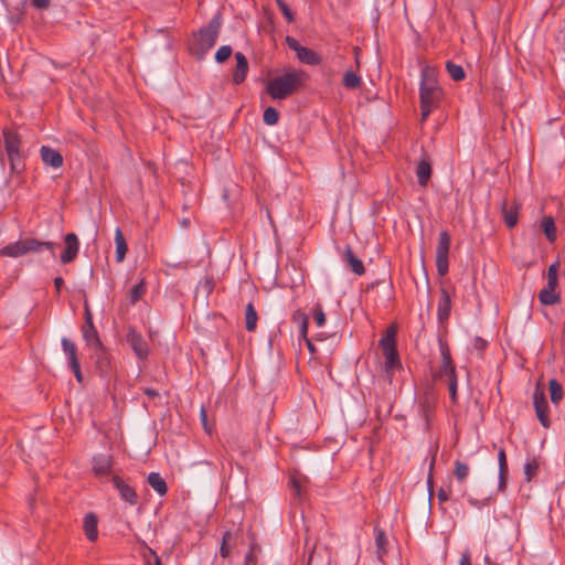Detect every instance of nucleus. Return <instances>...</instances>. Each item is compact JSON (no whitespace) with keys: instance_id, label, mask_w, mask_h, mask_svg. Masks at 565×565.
I'll use <instances>...</instances> for the list:
<instances>
[{"instance_id":"ddd939ff","label":"nucleus","mask_w":565,"mask_h":565,"mask_svg":"<svg viewBox=\"0 0 565 565\" xmlns=\"http://www.w3.org/2000/svg\"><path fill=\"white\" fill-rule=\"evenodd\" d=\"M439 351L441 356L440 376H447V379L457 376L450 349L448 344L441 340L439 341Z\"/></svg>"},{"instance_id":"a878e982","label":"nucleus","mask_w":565,"mask_h":565,"mask_svg":"<svg viewBox=\"0 0 565 565\" xmlns=\"http://www.w3.org/2000/svg\"><path fill=\"white\" fill-rule=\"evenodd\" d=\"M61 344H62L63 352L67 358L68 366L78 364L79 361H78V356H77L76 344L67 338H62Z\"/></svg>"},{"instance_id":"8fccbe9b","label":"nucleus","mask_w":565,"mask_h":565,"mask_svg":"<svg viewBox=\"0 0 565 565\" xmlns=\"http://www.w3.org/2000/svg\"><path fill=\"white\" fill-rule=\"evenodd\" d=\"M487 345H488V342L486 340H483L482 338H480V337L475 338L473 348L477 351L483 352L486 350Z\"/></svg>"},{"instance_id":"f704fd0d","label":"nucleus","mask_w":565,"mask_h":565,"mask_svg":"<svg viewBox=\"0 0 565 565\" xmlns=\"http://www.w3.org/2000/svg\"><path fill=\"white\" fill-rule=\"evenodd\" d=\"M260 552V546L256 542L255 537L253 536L252 543L249 545V550L245 554L244 557V565H257V553Z\"/></svg>"},{"instance_id":"58836bf2","label":"nucleus","mask_w":565,"mask_h":565,"mask_svg":"<svg viewBox=\"0 0 565 565\" xmlns=\"http://www.w3.org/2000/svg\"><path fill=\"white\" fill-rule=\"evenodd\" d=\"M263 120L268 126H274L279 120V113L274 107H267L263 114Z\"/></svg>"},{"instance_id":"2f4dec72","label":"nucleus","mask_w":565,"mask_h":565,"mask_svg":"<svg viewBox=\"0 0 565 565\" xmlns=\"http://www.w3.org/2000/svg\"><path fill=\"white\" fill-rule=\"evenodd\" d=\"M342 84L348 89H356L362 84V78L355 72L349 70L344 73Z\"/></svg>"},{"instance_id":"c03bdc74","label":"nucleus","mask_w":565,"mask_h":565,"mask_svg":"<svg viewBox=\"0 0 565 565\" xmlns=\"http://www.w3.org/2000/svg\"><path fill=\"white\" fill-rule=\"evenodd\" d=\"M313 318L318 327H322L326 323V316L319 303L313 308Z\"/></svg>"},{"instance_id":"0eeeda50","label":"nucleus","mask_w":565,"mask_h":565,"mask_svg":"<svg viewBox=\"0 0 565 565\" xmlns=\"http://www.w3.org/2000/svg\"><path fill=\"white\" fill-rule=\"evenodd\" d=\"M450 234L447 231L440 232L436 248V268L439 276H445L448 273V254L450 249Z\"/></svg>"},{"instance_id":"ea45409f","label":"nucleus","mask_w":565,"mask_h":565,"mask_svg":"<svg viewBox=\"0 0 565 565\" xmlns=\"http://www.w3.org/2000/svg\"><path fill=\"white\" fill-rule=\"evenodd\" d=\"M145 292H146V286H145V282L141 280L140 282H138L130 289V291H129L130 302L136 303L137 301H139Z\"/></svg>"},{"instance_id":"69168bd1","label":"nucleus","mask_w":565,"mask_h":565,"mask_svg":"<svg viewBox=\"0 0 565 565\" xmlns=\"http://www.w3.org/2000/svg\"><path fill=\"white\" fill-rule=\"evenodd\" d=\"M306 344H307V348L308 350L310 351L311 354L316 353V348L315 345L312 344L311 340L307 337V340H305Z\"/></svg>"},{"instance_id":"37998d69","label":"nucleus","mask_w":565,"mask_h":565,"mask_svg":"<svg viewBox=\"0 0 565 565\" xmlns=\"http://www.w3.org/2000/svg\"><path fill=\"white\" fill-rule=\"evenodd\" d=\"M457 388H458V379L457 376H452L448 379V390L450 394V398L452 403H457Z\"/></svg>"},{"instance_id":"1a4fd4ad","label":"nucleus","mask_w":565,"mask_h":565,"mask_svg":"<svg viewBox=\"0 0 565 565\" xmlns=\"http://www.w3.org/2000/svg\"><path fill=\"white\" fill-rule=\"evenodd\" d=\"M126 342L129 344L136 356L145 361L149 356V345L142 334L135 328H129L126 334Z\"/></svg>"},{"instance_id":"a211bd4d","label":"nucleus","mask_w":565,"mask_h":565,"mask_svg":"<svg viewBox=\"0 0 565 565\" xmlns=\"http://www.w3.org/2000/svg\"><path fill=\"white\" fill-rule=\"evenodd\" d=\"M234 56H235V60H236V66H235V70L233 72V83L236 84V85H239L247 77L248 61H247L246 56L242 52H236Z\"/></svg>"},{"instance_id":"4d7b16f0","label":"nucleus","mask_w":565,"mask_h":565,"mask_svg":"<svg viewBox=\"0 0 565 565\" xmlns=\"http://www.w3.org/2000/svg\"><path fill=\"white\" fill-rule=\"evenodd\" d=\"M290 484L292 487V490L295 492V495L297 497H300L301 494V486H300V481L297 480L296 478H291L290 480Z\"/></svg>"},{"instance_id":"aec40b11","label":"nucleus","mask_w":565,"mask_h":565,"mask_svg":"<svg viewBox=\"0 0 565 565\" xmlns=\"http://www.w3.org/2000/svg\"><path fill=\"white\" fill-rule=\"evenodd\" d=\"M415 172L419 185L426 186L431 177V164L427 154H424L418 161Z\"/></svg>"},{"instance_id":"f3484780","label":"nucleus","mask_w":565,"mask_h":565,"mask_svg":"<svg viewBox=\"0 0 565 565\" xmlns=\"http://www.w3.org/2000/svg\"><path fill=\"white\" fill-rule=\"evenodd\" d=\"M83 531L89 542H96L98 540V518L94 512L85 514Z\"/></svg>"},{"instance_id":"e433bc0d","label":"nucleus","mask_w":565,"mask_h":565,"mask_svg":"<svg viewBox=\"0 0 565 565\" xmlns=\"http://www.w3.org/2000/svg\"><path fill=\"white\" fill-rule=\"evenodd\" d=\"M470 472V468L467 463L456 460L454 475L458 482L462 483L466 481Z\"/></svg>"},{"instance_id":"4be33fe9","label":"nucleus","mask_w":565,"mask_h":565,"mask_svg":"<svg viewBox=\"0 0 565 565\" xmlns=\"http://www.w3.org/2000/svg\"><path fill=\"white\" fill-rule=\"evenodd\" d=\"M41 158L46 166H50L52 168H60L63 164L62 154L55 149L47 146H42Z\"/></svg>"},{"instance_id":"774afa93","label":"nucleus","mask_w":565,"mask_h":565,"mask_svg":"<svg viewBox=\"0 0 565 565\" xmlns=\"http://www.w3.org/2000/svg\"><path fill=\"white\" fill-rule=\"evenodd\" d=\"M484 562L489 565H492L491 561H490V557L488 555H486L484 557Z\"/></svg>"},{"instance_id":"f8f14e48","label":"nucleus","mask_w":565,"mask_h":565,"mask_svg":"<svg viewBox=\"0 0 565 565\" xmlns=\"http://www.w3.org/2000/svg\"><path fill=\"white\" fill-rule=\"evenodd\" d=\"M64 250L61 255V263L68 264L72 263L78 254L79 250V242L78 237L74 233H68L64 236Z\"/></svg>"},{"instance_id":"bb28decb","label":"nucleus","mask_w":565,"mask_h":565,"mask_svg":"<svg viewBox=\"0 0 565 565\" xmlns=\"http://www.w3.org/2000/svg\"><path fill=\"white\" fill-rule=\"evenodd\" d=\"M115 244H116V262L121 263L124 262L128 246L126 243V239L124 237V234L119 227L115 231Z\"/></svg>"},{"instance_id":"de8ad7c7","label":"nucleus","mask_w":565,"mask_h":565,"mask_svg":"<svg viewBox=\"0 0 565 565\" xmlns=\"http://www.w3.org/2000/svg\"><path fill=\"white\" fill-rule=\"evenodd\" d=\"M499 471H509L505 450L501 448L498 452Z\"/></svg>"},{"instance_id":"680f3d73","label":"nucleus","mask_w":565,"mask_h":565,"mask_svg":"<svg viewBox=\"0 0 565 565\" xmlns=\"http://www.w3.org/2000/svg\"><path fill=\"white\" fill-rule=\"evenodd\" d=\"M301 316H307V315L305 312L300 311V310H297L292 315V320L299 324V323H301Z\"/></svg>"},{"instance_id":"f03ea898","label":"nucleus","mask_w":565,"mask_h":565,"mask_svg":"<svg viewBox=\"0 0 565 565\" xmlns=\"http://www.w3.org/2000/svg\"><path fill=\"white\" fill-rule=\"evenodd\" d=\"M222 28V15L216 13L207 23L193 34L189 49L192 55L201 60L215 45Z\"/></svg>"},{"instance_id":"72a5a7b5","label":"nucleus","mask_w":565,"mask_h":565,"mask_svg":"<svg viewBox=\"0 0 565 565\" xmlns=\"http://www.w3.org/2000/svg\"><path fill=\"white\" fill-rule=\"evenodd\" d=\"M539 469H540V461L537 460V458L533 457V458L526 460V462L524 463V467H523L525 480L529 482L532 481V479L534 477H536Z\"/></svg>"},{"instance_id":"09e8293b","label":"nucleus","mask_w":565,"mask_h":565,"mask_svg":"<svg viewBox=\"0 0 565 565\" xmlns=\"http://www.w3.org/2000/svg\"><path fill=\"white\" fill-rule=\"evenodd\" d=\"M286 43L288 45V47L292 51H295L296 53L302 47V45H300V43L292 36H286Z\"/></svg>"},{"instance_id":"20e7f679","label":"nucleus","mask_w":565,"mask_h":565,"mask_svg":"<svg viewBox=\"0 0 565 565\" xmlns=\"http://www.w3.org/2000/svg\"><path fill=\"white\" fill-rule=\"evenodd\" d=\"M58 245L53 242H41L39 239L28 237L6 245L0 249V255L17 258L29 253H39L43 249H47L51 252L52 256H55V248Z\"/></svg>"},{"instance_id":"39448f33","label":"nucleus","mask_w":565,"mask_h":565,"mask_svg":"<svg viewBox=\"0 0 565 565\" xmlns=\"http://www.w3.org/2000/svg\"><path fill=\"white\" fill-rule=\"evenodd\" d=\"M396 327L394 324L390 326L379 342L384 356V372L388 376H391L394 371L402 367V362L396 348Z\"/></svg>"},{"instance_id":"5fc2aeb1","label":"nucleus","mask_w":565,"mask_h":565,"mask_svg":"<svg viewBox=\"0 0 565 565\" xmlns=\"http://www.w3.org/2000/svg\"><path fill=\"white\" fill-rule=\"evenodd\" d=\"M70 369L73 371L76 381L78 383H82L83 382V374H82V371H81V364L78 363V364L72 365V366H70Z\"/></svg>"},{"instance_id":"49530a36","label":"nucleus","mask_w":565,"mask_h":565,"mask_svg":"<svg viewBox=\"0 0 565 565\" xmlns=\"http://www.w3.org/2000/svg\"><path fill=\"white\" fill-rule=\"evenodd\" d=\"M309 318L308 316H301V323H299V333L302 340H307L308 337Z\"/></svg>"},{"instance_id":"052dcab7","label":"nucleus","mask_w":565,"mask_h":565,"mask_svg":"<svg viewBox=\"0 0 565 565\" xmlns=\"http://www.w3.org/2000/svg\"><path fill=\"white\" fill-rule=\"evenodd\" d=\"M434 465H435V456L433 457L431 462H430V471H433ZM427 484H428V488H429V493H431V488H433V476H431V472H429Z\"/></svg>"},{"instance_id":"7ed1b4c3","label":"nucleus","mask_w":565,"mask_h":565,"mask_svg":"<svg viewBox=\"0 0 565 565\" xmlns=\"http://www.w3.org/2000/svg\"><path fill=\"white\" fill-rule=\"evenodd\" d=\"M441 95V88L438 86L434 73L428 68L423 70L419 86L422 121L426 120L438 106Z\"/></svg>"},{"instance_id":"bf43d9fd","label":"nucleus","mask_w":565,"mask_h":565,"mask_svg":"<svg viewBox=\"0 0 565 565\" xmlns=\"http://www.w3.org/2000/svg\"><path fill=\"white\" fill-rule=\"evenodd\" d=\"M143 394L147 395L149 398H154L159 396L158 391L152 387L145 388Z\"/></svg>"},{"instance_id":"6e6d98bb","label":"nucleus","mask_w":565,"mask_h":565,"mask_svg":"<svg viewBox=\"0 0 565 565\" xmlns=\"http://www.w3.org/2000/svg\"><path fill=\"white\" fill-rule=\"evenodd\" d=\"M200 417H201V422L203 424L204 430L210 434L211 428L209 427V424H207V415H206V411L204 409V407L201 408Z\"/></svg>"},{"instance_id":"cd10ccee","label":"nucleus","mask_w":565,"mask_h":565,"mask_svg":"<svg viewBox=\"0 0 565 565\" xmlns=\"http://www.w3.org/2000/svg\"><path fill=\"white\" fill-rule=\"evenodd\" d=\"M541 228L550 243L556 241V226L555 221L552 216L547 215L541 220Z\"/></svg>"},{"instance_id":"c85d7f7f","label":"nucleus","mask_w":565,"mask_h":565,"mask_svg":"<svg viewBox=\"0 0 565 565\" xmlns=\"http://www.w3.org/2000/svg\"><path fill=\"white\" fill-rule=\"evenodd\" d=\"M548 390L552 404L557 406L564 397L563 386L556 379H551L548 381Z\"/></svg>"},{"instance_id":"dca6fc26","label":"nucleus","mask_w":565,"mask_h":565,"mask_svg":"<svg viewBox=\"0 0 565 565\" xmlns=\"http://www.w3.org/2000/svg\"><path fill=\"white\" fill-rule=\"evenodd\" d=\"M113 469V459L109 456L98 455L93 458V471L98 478L109 477Z\"/></svg>"},{"instance_id":"2eb2a0df","label":"nucleus","mask_w":565,"mask_h":565,"mask_svg":"<svg viewBox=\"0 0 565 565\" xmlns=\"http://www.w3.org/2000/svg\"><path fill=\"white\" fill-rule=\"evenodd\" d=\"M558 282L547 281L546 286L539 292V300L543 306H554L561 302V295L556 290Z\"/></svg>"},{"instance_id":"7c9ffc66","label":"nucleus","mask_w":565,"mask_h":565,"mask_svg":"<svg viewBox=\"0 0 565 565\" xmlns=\"http://www.w3.org/2000/svg\"><path fill=\"white\" fill-rule=\"evenodd\" d=\"M258 315L252 302H248L245 308V328L248 332L255 331L257 327Z\"/></svg>"},{"instance_id":"603ef678","label":"nucleus","mask_w":565,"mask_h":565,"mask_svg":"<svg viewBox=\"0 0 565 565\" xmlns=\"http://www.w3.org/2000/svg\"><path fill=\"white\" fill-rule=\"evenodd\" d=\"M507 477H508V471H499V484H498V488L500 491H504L505 487H507Z\"/></svg>"},{"instance_id":"338daca9","label":"nucleus","mask_w":565,"mask_h":565,"mask_svg":"<svg viewBox=\"0 0 565 565\" xmlns=\"http://www.w3.org/2000/svg\"><path fill=\"white\" fill-rule=\"evenodd\" d=\"M422 409L425 416H427V413L430 411V406L428 404H423Z\"/></svg>"},{"instance_id":"412c9836","label":"nucleus","mask_w":565,"mask_h":565,"mask_svg":"<svg viewBox=\"0 0 565 565\" xmlns=\"http://www.w3.org/2000/svg\"><path fill=\"white\" fill-rule=\"evenodd\" d=\"M451 310V298L447 289H440V297L438 300L437 316L439 322L446 321L450 316Z\"/></svg>"},{"instance_id":"864d4df0","label":"nucleus","mask_w":565,"mask_h":565,"mask_svg":"<svg viewBox=\"0 0 565 565\" xmlns=\"http://www.w3.org/2000/svg\"><path fill=\"white\" fill-rule=\"evenodd\" d=\"M437 499L439 501V503H445L448 501L449 499V491H447L446 489L444 488H440L438 491H437Z\"/></svg>"},{"instance_id":"79ce46f5","label":"nucleus","mask_w":565,"mask_h":565,"mask_svg":"<svg viewBox=\"0 0 565 565\" xmlns=\"http://www.w3.org/2000/svg\"><path fill=\"white\" fill-rule=\"evenodd\" d=\"M232 54V47L230 45H223L218 47L215 53V61L218 63L225 62Z\"/></svg>"},{"instance_id":"473e14b6","label":"nucleus","mask_w":565,"mask_h":565,"mask_svg":"<svg viewBox=\"0 0 565 565\" xmlns=\"http://www.w3.org/2000/svg\"><path fill=\"white\" fill-rule=\"evenodd\" d=\"M375 545L379 558L386 554L387 537L382 529H375Z\"/></svg>"},{"instance_id":"4c0bfd02","label":"nucleus","mask_w":565,"mask_h":565,"mask_svg":"<svg viewBox=\"0 0 565 565\" xmlns=\"http://www.w3.org/2000/svg\"><path fill=\"white\" fill-rule=\"evenodd\" d=\"M235 536L236 534H233L230 531L224 532L220 547V555L223 558H227L230 556V544L235 540Z\"/></svg>"},{"instance_id":"9d476101","label":"nucleus","mask_w":565,"mask_h":565,"mask_svg":"<svg viewBox=\"0 0 565 565\" xmlns=\"http://www.w3.org/2000/svg\"><path fill=\"white\" fill-rule=\"evenodd\" d=\"M83 338L87 347H89L93 350L104 347L98 335V332L94 326L92 313L87 307L85 309V324L83 327Z\"/></svg>"},{"instance_id":"c9c22d12","label":"nucleus","mask_w":565,"mask_h":565,"mask_svg":"<svg viewBox=\"0 0 565 565\" xmlns=\"http://www.w3.org/2000/svg\"><path fill=\"white\" fill-rule=\"evenodd\" d=\"M446 70L450 76V78L455 82H460L466 77V73L462 68V66L455 64L451 61H448L446 63Z\"/></svg>"},{"instance_id":"393cba45","label":"nucleus","mask_w":565,"mask_h":565,"mask_svg":"<svg viewBox=\"0 0 565 565\" xmlns=\"http://www.w3.org/2000/svg\"><path fill=\"white\" fill-rule=\"evenodd\" d=\"M297 57L299 58V61L301 63L311 65V66H316L321 63V57L319 56V54L317 52H315L313 50L306 47V46H302L297 52Z\"/></svg>"},{"instance_id":"5701e85b","label":"nucleus","mask_w":565,"mask_h":565,"mask_svg":"<svg viewBox=\"0 0 565 565\" xmlns=\"http://www.w3.org/2000/svg\"><path fill=\"white\" fill-rule=\"evenodd\" d=\"M343 260L348 264V266H350L351 270L355 275L362 276L365 273L363 262L354 255L352 248L349 245L345 246Z\"/></svg>"},{"instance_id":"a19ab883","label":"nucleus","mask_w":565,"mask_h":565,"mask_svg":"<svg viewBox=\"0 0 565 565\" xmlns=\"http://www.w3.org/2000/svg\"><path fill=\"white\" fill-rule=\"evenodd\" d=\"M279 10L281 11L284 18L287 20V22L291 23L295 21V14L289 8V6L286 3L285 0H275Z\"/></svg>"},{"instance_id":"0e129e2a","label":"nucleus","mask_w":565,"mask_h":565,"mask_svg":"<svg viewBox=\"0 0 565 565\" xmlns=\"http://www.w3.org/2000/svg\"><path fill=\"white\" fill-rule=\"evenodd\" d=\"M63 284H64V280H63L62 277H56L54 279V286H55L57 292L61 291V288H62Z\"/></svg>"},{"instance_id":"6ab92c4d","label":"nucleus","mask_w":565,"mask_h":565,"mask_svg":"<svg viewBox=\"0 0 565 565\" xmlns=\"http://www.w3.org/2000/svg\"><path fill=\"white\" fill-rule=\"evenodd\" d=\"M519 210H520V204L516 203L515 201L512 202L511 204H508L507 201H504L502 203L503 220H504L505 225L509 228H512V227H514L518 224V221H519Z\"/></svg>"},{"instance_id":"b1692460","label":"nucleus","mask_w":565,"mask_h":565,"mask_svg":"<svg viewBox=\"0 0 565 565\" xmlns=\"http://www.w3.org/2000/svg\"><path fill=\"white\" fill-rule=\"evenodd\" d=\"M147 483L160 495L163 497L168 492V486L164 479L158 472H150L147 477Z\"/></svg>"},{"instance_id":"f257e3e1","label":"nucleus","mask_w":565,"mask_h":565,"mask_svg":"<svg viewBox=\"0 0 565 565\" xmlns=\"http://www.w3.org/2000/svg\"><path fill=\"white\" fill-rule=\"evenodd\" d=\"M308 79V74L301 70H290L274 77L266 85V93L273 99H286L298 92Z\"/></svg>"},{"instance_id":"6e6552de","label":"nucleus","mask_w":565,"mask_h":565,"mask_svg":"<svg viewBox=\"0 0 565 565\" xmlns=\"http://www.w3.org/2000/svg\"><path fill=\"white\" fill-rule=\"evenodd\" d=\"M533 406L535 409L536 417L544 428L551 427V419L548 417L550 406L546 401L544 387L539 381L535 385L533 393Z\"/></svg>"},{"instance_id":"13d9d810","label":"nucleus","mask_w":565,"mask_h":565,"mask_svg":"<svg viewBox=\"0 0 565 565\" xmlns=\"http://www.w3.org/2000/svg\"><path fill=\"white\" fill-rule=\"evenodd\" d=\"M459 565H471V556L468 551L461 554Z\"/></svg>"},{"instance_id":"a18cd8bd","label":"nucleus","mask_w":565,"mask_h":565,"mask_svg":"<svg viewBox=\"0 0 565 565\" xmlns=\"http://www.w3.org/2000/svg\"><path fill=\"white\" fill-rule=\"evenodd\" d=\"M547 281L558 282V263H553L547 269Z\"/></svg>"},{"instance_id":"4468645a","label":"nucleus","mask_w":565,"mask_h":565,"mask_svg":"<svg viewBox=\"0 0 565 565\" xmlns=\"http://www.w3.org/2000/svg\"><path fill=\"white\" fill-rule=\"evenodd\" d=\"M94 351L96 370L100 376L106 377L111 372V359L109 352L105 347L98 348Z\"/></svg>"},{"instance_id":"c756f323","label":"nucleus","mask_w":565,"mask_h":565,"mask_svg":"<svg viewBox=\"0 0 565 565\" xmlns=\"http://www.w3.org/2000/svg\"><path fill=\"white\" fill-rule=\"evenodd\" d=\"M140 555L145 565H162L160 556L146 543H143Z\"/></svg>"},{"instance_id":"e2e57ef3","label":"nucleus","mask_w":565,"mask_h":565,"mask_svg":"<svg viewBox=\"0 0 565 565\" xmlns=\"http://www.w3.org/2000/svg\"><path fill=\"white\" fill-rule=\"evenodd\" d=\"M468 502H469L471 505H473V507L480 508V507H482V505H486V504H487V502H488V500H484L483 502H480V501H478V500H476V499L470 498V499L468 500Z\"/></svg>"},{"instance_id":"9b49d317","label":"nucleus","mask_w":565,"mask_h":565,"mask_svg":"<svg viewBox=\"0 0 565 565\" xmlns=\"http://www.w3.org/2000/svg\"><path fill=\"white\" fill-rule=\"evenodd\" d=\"M111 482L116 490L118 491L121 500H124L131 507L138 504L139 497L134 487L128 484L122 478L116 475L111 477Z\"/></svg>"},{"instance_id":"3c124183","label":"nucleus","mask_w":565,"mask_h":565,"mask_svg":"<svg viewBox=\"0 0 565 565\" xmlns=\"http://www.w3.org/2000/svg\"><path fill=\"white\" fill-rule=\"evenodd\" d=\"M50 0H31V6L35 9L45 10L50 7Z\"/></svg>"},{"instance_id":"423d86ee","label":"nucleus","mask_w":565,"mask_h":565,"mask_svg":"<svg viewBox=\"0 0 565 565\" xmlns=\"http://www.w3.org/2000/svg\"><path fill=\"white\" fill-rule=\"evenodd\" d=\"M2 137L6 154L10 163V169L12 172H15L20 170L23 166L22 156L20 152L22 143L21 137L17 131H14L11 128H4L2 130Z\"/></svg>"}]
</instances>
